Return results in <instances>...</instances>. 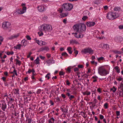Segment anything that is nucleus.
Wrapping results in <instances>:
<instances>
[{"mask_svg": "<svg viewBox=\"0 0 123 123\" xmlns=\"http://www.w3.org/2000/svg\"><path fill=\"white\" fill-rule=\"evenodd\" d=\"M73 28L75 31L79 32V34L77 35V33H75V37L77 38H82L84 36L83 33L85 32L86 29V26L83 24L80 23L76 25H74Z\"/></svg>", "mask_w": 123, "mask_h": 123, "instance_id": "nucleus-1", "label": "nucleus"}, {"mask_svg": "<svg viewBox=\"0 0 123 123\" xmlns=\"http://www.w3.org/2000/svg\"><path fill=\"white\" fill-rule=\"evenodd\" d=\"M73 6L71 4H64L62 6V8L59 9L58 11L61 13L62 11L68 12L71 11L73 8Z\"/></svg>", "mask_w": 123, "mask_h": 123, "instance_id": "nucleus-2", "label": "nucleus"}, {"mask_svg": "<svg viewBox=\"0 0 123 123\" xmlns=\"http://www.w3.org/2000/svg\"><path fill=\"white\" fill-rule=\"evenodd\" d=\"M52 30V26L50 25L44 24L42 25L39 28L40 31L50 32Z\"/></svg>", "mask_w": 123, "mask_h": 123, "instance_id": "nucleus-3", "label": "nucleus"}, {"mask_svg": "<svg viewBox=\"0 0 123 123\" xmlns=\"http://www.w3.org/2000/svg\"><path fill=\"white\" fill-rule=\"evenodd\" d=\"M118 13H116V12H110L108 13L107 18L109 19L112 20L118 17Z\"/></svg>", "mask_w": 123, "mask_h": 123, "instance_id": "nucleus-4", "label": "nucleus"}, {"mask_svg": "<svg viewBox=\"0 0 123 123\" xmlns=\"http://www.w3.org/2000/svg\"><path fill=\"white\" fill-rule=\"evenodd\" d=\"M98 71V73L102 76H105L109 73V72L106 71L103 67H100L99 68Z\"/></svg>", "mask_w": 123, "mask_h": 123, "instance_id": "nucleus-5", "label": "nucleus"}, {"mask_svg": "<svg viewBox=\"0 0 123 123\" xmlns=\"http://www.w3.org/2000/svg\"><path fill=\"white\" fill-rule=\"evenodd\" d=\"M94 51L91 48H85L82 50V52L84 54L88 53L90 54H92L93 53Z\"/></svg>", "mask_w": 123, "mask_h": 123, "instance_id": "nucleus-6", "label": "nucleus"}, {"mask_svg": "<svg viewBox=\"0 0 123 123\" xmlns=\"http://www.w3.org/2000/svg\"><path fill=\"white\" fill-rule=\"evenodd\" d=\"M2 26L4 29L6 30L10 27L11 24L8 22H4L2 23Z\"/></svg>", "mask_w": 123, "mask_h": 123, "instance_id": "nucleus-7", "label": "nucleus"}, {"mask_svg": "<svg viewBox=\"0 0 123 123\" xmlns=\"http://www.w3.org/2000/svg\"><path fill=\"white\" fill-rule=\"evenodd\" d=\"M26 10V7L25 6H23L22 9H20L17 11V13L18 14H23L25 12Z\"/></svg>", "mask_w": 123, "mask_h": 123, "instance_id": "nucleus-8", "label": "nucleus"}, {"mask_svg": "<svg viewBox=\"0 0 123 123\" xmlns=\"http://www.w3.org/2000/svg\"><path fill=\"white\" fill-rule=\"evenodd\" d=\"M37 7L38 11L40 12H43L45 10V6L44 5L38 6Z\"/></svg>", "mask_w": 123, "mask_h": 123, "instance_id": "nucleus-9", "label": "nucleus"}, {"mask_svg": "<svg viewBox=\"0 0 123 123\" xmlns=\"http://www.w3.org/2000/svg\"><path fill=\"white\" fill-rule=\"evenodd\" d=\"M95 23L94 22H88L86 23V25L87 26L91 27L95 25Z\"/></svg>", "mask_w": 123, "mask_h": 123, "instance_id": "nucleus-10", "label": "nucleus"}, {"mask_svg": "<svg viewBox=\"0 0 123 123\" xmlns=\"http://www.w3.org/2000/svg\"><path fill=\"white\" fill-rule=\"evenodd\" d=\"M36 42L40 46L45 45L46 44V43L45 42H44L42 41H39V40H37L36 41Z\"/></svg>", "mask_w": 123, "mask_h": 123, "instance_id": "nucleus-11", "label": "nucleus"}, {"mask_svg": "<svg viewBox=\"0 0 123 123\" xmlns=\"http://www.w3.org/2000/svg\"><path fill=\"white\" fill-rule=\"evenodd\" d=\"M19 33H18L17 34L13 35L11 36L9 38V39H12L15 38H17L19 36Z\"/></svg>", "mask_w": 123, "mask_h": 123, "instance_id": "nucleus-12", "label": "nucleus"}, {"mask_svg": "<svg viewBox=\"0 0 123 123\" xmlns=\"http://www.w3.org/2000/svg\"><path fill=\"white\" fill-rule=\"evenodd\" d=\"M116 42H121L123 40L122 38L120 36L116 37L114 39Z\"/></svg>", "mask_w": 123, "mask_h": 123, "instance_id": "nucleus-13", "label": "nucleus"}, {"mask_svg": "<svg viewBox=\"0 0 123 123\" xmlns=\"http://www.w3.org/2000/svg\"><path fill=\"white\" fill-rule=\"evenodd\" d=\"M6 105L4 102H3L1 105V109L4 111H5L6 108Z\"/></svg>", "mask_w": 123, "mask_h": 123, "instance_id": "nucleus-14", "label": "nucleus"}, {"mask_svg": "<svg viewBox=\"0 0 123 123\" xmlns=\"http://www.w3.org/2000/svg\"><path fill=\"white\" fill-rule=\"evenodd\" d=\"M41 51H43L44 50H46L48 51L49 50V49L47 46L43 47L40 49Z\"/></svg>", "mask_w": 123, "mask_h": 123, "instance_id": "nucleus-15", "label": "nucleus"}, {"mask_svg": "<svg viewBox=\"0 0 123 123\" xmlns=\"http://www.w3.org/2000/svg\"><path fill=\"white\" fill-rule=\"evenodd\" d=\"M70 44H79V42L75 40L72 39L70 40Z\"/></svg>", "mask_w": 123, "mask_h": 123, "instance_id": "nucleus-16", "label": "nucleus"}, {"mask_svg": "<svg viewBox=\"0 0 123 123\" xmlns=\"http://www.w3.org/2000/svg\"><path fill=\"white\" fill-rule=\"evenodd\" d=\"M21 44H22V46H24L25 47L27 44V41L25 39L21 41Z\"/></svg>", "mask_w": 123, "mask_h": 123, "instance_id": "nucleus-17", "label": "nucleus"}, {"mask_svg": "<svg viewBox=\"0 0 123 123\" xmlns=\"http://www.w3.org/2000/svg\"><path fill=\"white\" fill-rule=\"evenodd\" d=\"M48 65L49 66L50 65L51 63H54V61L53 60L51 59H49L46 61Z\"/></svg>", "mask_w": 123, "mask_h": 123, "instance_id": "nucleus-18", "label": "nucleus"}, {"mask_svg": "<svg viewBox=\"0 0 123 123\" xmlns=\"http://www.w3.org/2000/svg\"><path fill=\"white\" fill-rule=\"evenodd\" d=\"M114 10L115 11V12H116V13H118L119 14V12L120 10V8L119 7H115L114 9Z\"/></svg>", "mask_w": 123, "mask_h": 123, "instance_id": "nucleus-19", "label": "nucleus"}, {"mask_svg": "<svg viewBox=\"0 0 123 123\" xmlns=\"http://www.w3.org/2000/svg\"><path fill=\"white\" fill-rule=\"evenodd\" d=\"M68 13L67 12L64 13H62L60 14V16L61 18L66 17L68 16Z\"/></svg>", "mask_w": 123, "mask_h": 123, "instance_id": "nucleus-20", "label": "nucleus"}, {"mask_svg": "<svg viewBox=\"0 0 123 123\" xmlns=\"http://www.w3.org/2000/svg\"><path fill=\"white\" fill-rule=\"evenodd\" d=\"M114 69L116 70V71L118 73H119L120 72V69L118 66H116L115 67Z\"/></svg>", "mask_w": 123, "mask_h": 123, "instance_id": "nucleus-21", "label": "nucleus"}, {"mask_svg": "<svg viewBox=\"0 0 123 123\" xmlns=\"http://www.w3.org/2000/svg\"><path fill=\"white\" fill-rule=\"evenodd\" d=\"M26 118V121L27 122V123H31L32 119L31 118H29L28 117H27Z\"/></svg>", "mask_w": 123, "mask_h": 123, "instance_id": "nucleus-22", "label": "nucleus"}, {"mask_svg": "<svg viewBox=\"0 0 123 123\" xmlns=\"http://www.w3.org/2000/svg\"><path fill=\"white\" fill-rule=\"evenodd\" d=\"M72 49V48L71 47H69L67 49V50L70 54H71L72 53L73 51H71Z\"/></svg>", "mask_w": 123, "mask_h": 123, "instance_id": "nucleus-23", "label": "nucleus"}, {"mask_svg": "<svg viewBox=\"0 0 123 123\" xmlns=\"http://www.w3.org/2000/svg\"><path fill=\"white\" fill-rule=\"evenodd\" d=\"M21 46V45L20 44H18L16 46L14 47V48L16 49H20Z\"/></svg>", "mask_w": 123, "mask_h": 123, "instance_id": "nucleus-24", "label": "nucleus"}, {"mask_svg": "<svg viewBox=\"0 0 123 123\" xmlns=\"http://www.w3.org/2000/svg\"><path fill=\"white\" fill-rule=\"evenodd\" d=\"M39 59L38 57H37V59L35 61V62L37 64H39L40 62H39Z\"/></svg>", "mask_w": 123, "mask_h": 123, "instance_id": "nucleus-25", "label": "nucleus"}, {"mask_svg": "<svg viewBox=\"0 0 123 123\" xmlns=\"http://www.w3.org/2000/svg\"><path fill=\"white\" fill-rule=\"evenodd\" d=\"M90 92L88 91H86V92L83 93V94L84 95H90Z\"/></svg>", "mask_w": 123, "mask_h": 123, "instance_id": "nucleus-26", "label": "nucleus"}, {"mask_svg": "<svg viewBox=\"0 0 123 123\" xmlns=\"http://www.w3.org/2000/svg\"><path fill=\"white\" fill-rule=\"evenodd\" d=\"M117 90V88H116L114 86H113L112 88H111L110 89L111 91H112L113 92H115Z\"/></svg>", "mask_w": 123, "mask_h": 123, "instance_id": "nucleus-27", "label": "nucleus"}, {"mask_svg": "<svg viewBox=\"0 0 123 123\" xmlns=\"http://www.w3.org/2000/svg\"><path fill=\"white\" fill-rule=\"evenodd\" d=\"M62 111L63 112L65 113H67L68 112V110L66 108H65L64 109L61 108Z\"/></svg>", "mask_w": 123, "mask_h": 123, "instance_id": "nucleus-28", "label": "nucleus"}, {"mask_svg": "<svg viewBox=\"0 0 123 123\" xmlns=\"http://www.w3.org/2000/svg\"><path fill=\"white\" fill-rule=\"evenodd\" d=\"M80 114H81V115L84 118H86V117L85 116V113L83 111L81 112H80Z\"/></svg>", "mask_w": 123, "mask_h": 123, "instance_id": "nucleus-29", "label": "nucleus"}, {"mask_svg": "<svg viewBox=\"0 0 123 123\" xmlns=\"http://www.w3.org/2000/svg\"><path fill=\"white\" fill-rule=\"evenodd\" d=\"M16 64L18 65L19 66L21 64V62L18 59H16Z\"/></svg>", "mask_w": 123, "mask_h": 123, "instance_id": "nucleus-30", "label": "nucleus"}, {"mask_svg": "<svg viewBox=\"0 0 123 123\" xmlns=\"http://www.w3.org/2000/svg\"><path fill=\"white\" fill-rule=\"evenodd\" d=\"M50 73H48V74L45 76V77L47 78L48 80H49L50 78Z\"/></svg>", "mask_w": 123, "mask_h": 123, "instance_id": "nucleus-31", "label": "nucleus"}, {"mask_svg": "<svg viewBox=\"0 0 123 123\" xmlns=\"http://www.w3.org/2000/svg\"><path fill=\"white\" fill-rule=\"evenodd\" d=\"M3 38L1 36H0V46L2 42L3 41Z\"/></svg>", "mask_w": 123, "mask_h": 123, "instance_id": "nucleus-32", "label": "nucleus"}, {"mask_svg": "<svg viewBox=\"0 0 123 123\" xmlns=\"http://www.w3.org/2000/svg\"><path fill=\"white\" fill-rule=\"evenodd\" d=\"M109 47V45L107 44H104L103 47V48L106 49L107 47Z\"/></svg>", "mask_w": 123, "mask_h": 123, "instance_id": "nucleus-33", "label": "nucleus"}, {"mask_svg": "<svg viewBox=\"0 0 123 123\" xmlns=\"http://www.w3.org/2000/svg\"><path fill=\"white\" fill-rule=\"evenodd\" d=\"M62 55L63 56H68L66 52H64L62 54Z\"/></svg>", "mask_w": 123, "mask_h": 123, "instance_id": "nucleus-34", "label": "nucleus"}, {"mask_svg": "<svg viewBox=\"0 0 123 123\" xmlns=\"http://www.w3.org/2000/svg\"><path fill=\"white\" fill-rule=\"evenodd\" d=\"M14 53L13 51H11V52H8L6 53V54L8 55H9L10 54L12 55Z\"/></svg>", "mask_w": 123, "mask_h": 123, "instance_id": "nucleus-35", "label": "nucleus"}, {"mask_svg": "<svg viewBox=\"0 0 123 123\" xmlns=\"http://www.w3.org/2000/svg\"><path fill=\"white\" fill-rule=\"evenodd\" d=\"M19 90L18 89H15L14 91V93L15 94H18L19 93Z\"/></svg>", "mask_w": 123, "mask_h": 123, "instance_id": "nucleus-36", "label": "nucleus"}, {"mask_svg": "<svg viewBox=\"0 0 123 123\" xmlns=\"http://www.w3.org/2000/svg\"><path fill=\"white\" fill-rule=\"evenodd\" d=\"M94 4L98 5L99 3V2L98 0H96L93 2Z\"/></svg>", "mask_w": 123, "mask_h": 123, "instance_id": "nucleus-37", "label": "nucleus"}, {"mask_svg": "<svg viewBox=\"0 0 123 123\" xmlns=\"http://www.w3.org/2000/svg\"><path fill=\"white\" fill-rule=\"evenodd\" d=\"M65 74V73L62 71H60L59 72V74L60 75H63Z\"/></svg>", "mask_w": 123, "mask_h": 123, "instance_id": "nucleus-38", "label": "nucleus"}, {"mask_svg": "<svg viewBox=\"0 0 123 123\" xmlns=\"http://www.w3.org/2000/svg\"><path fill=\"white\" fill-rule=\"evenodd\" d=\"M122 78L120 77V76L118 78L116 79L117 80L119 81H121L122 80Z\"/></svg>", "mask_w": 123, "mask_h": 123, "instance_id": "nucleus-39", "label": "nucleus"}, {"mask_svg": "<svg viewBox=\"0 0 123 123\" xmlns=\"http://www.w3.org/2000/svg\"><path fill=\"white\" fill-rule=\"evenodd\" d=\"M41 32L40 33V32H38V34L39 36H42L43 35V32L42 31H40Z\"/></svg>", "mask_w": 123, "mask_h": 123, "instance_id": "nucleus-40", "label": "nucleus"}, {"mask_svg": "<svg viewBox=\"0 0 123 123\" xmlns=\"http://www.w3.org/2000/svg\"><path fill=\"white\" fill-rule=\"evenodd\" d=\"M13 74H14L17 76L18 75L17 74V72L16 70H15V69H14L13 71Z\"/></svg>", "mask_w": 123, "mask_h": 123, "instance_id": "nucleus-41", "label": "nucleus"}, {"mask_svg": "<svg viewBox=\"0 0 123 123\" xmlns=\"http://www.w3.org/2000/svg\"><path fill=\"white\" fill-rule=\"evenodd\" d=\"M71 68L70 67H68L67 69V71L69 73H70L71 71Z\"/></svg>", "mask_w": 123, "mask_h": 123, "instance_id": "nucleus-42", "label": "nucleus"}, {"mask_svg": "<svg viewBox=\"0 0 123 123\" xmlns=\"http://www.w3.org/2000/svg\"><path fill=\"white\" fill-rule=\"evenodd\" d=\"M88 18L86 16H84L82 18V19L83 20H85Z\"/></svg>", "mask_w": 123, "mask_h": 123, "instance_id": "nucleus-43", "label": "nucleus"}, {"mask_svg": "<svg viewBox=\"0 0 123 123\" xmlns=\"http://www.w3.org/2000/svg\"><path fill=\"white\" fill-rule=\"evenodd\" d=\"M120 87L121 89V90H123V83H121L120 86Z\"/></svg>", "mask_w": 123, "mask_h": 123, "instance_id": "nucleus-44", "label": "nucleus"}, {"mask_svg": "<svg viewBox=\"0 0 123 123\" xmlns=\"http://www.w3.org/2000/svg\"><path fill=\"white\" fill-rule=\"evenodd\" d=\"M104 59V58L103 57H101L98 58V61L100 60H103Z\"/></svg>", "mask_w": 123, "mask_h": 123, "instance_id": "nucleus-45", "label": "nucleus"}, {"mask_svg": "<svg viewBox=\"0 0 123 123\" xmlns=\"http://www.w3.org/2000/svg\"><path fill=\"white\" fill-rule=\"evenodd\" d=\"M104 8L105 10H106L108 9V7L107 6H104Z\"/></svg>", "mask_w": 123, "mask_h": 123, "instance_id": "nucleus-46", "label": "nucleus"}, {"mask_svg": "<svg viewBox=\"0 0 123 123\" xmlns=\"http://www.w3.org/2000/svg\"><path fill=\"white\" fill-rule=\"evenodd\" d=\"M108 104L107 103H105L104 105V107L105 108L107 109L108 108Z\"/></svg>", "mask_w": 123, "mask_h": 123, "instance_id": "nucleus-47", "label": "nucleus"}, {"mask_svg": "<svg viewBox=\"0 0 123 123\" xmlns=\"http://www.w3.org/2000/svg\"><path fill=\"white\" fill-rule=\"evenodd\" d=\"M78 50H75L74 52V53L75 54V56L76 57V56L78 54Z\"/></svg>", "mask_w": 123, "mask_h": 123, "instance_id": "nucleus-48", "label": "nucleus"}, {"mask_svg": "<svg viewBox=\"0 0 123 123\" xmlns=\"http://www.w3.org/2000/svg\"><path fill=\"white\" fill-rule=\"evenodd\" d=\"M26 37L27 39L28 40H30L31 39V38L30 37V36L28 35H27L26 36Z\"/></svg>", "mask_w": 123, "mask_h": 123, "instance_id": "nucleus-49", "label": "nucleus"}, {"mask_svg": "<svg viewBox=\"0 0 123 123\" xmlns=\"http://www.w3.org/2000/svg\"><path fill=\"white\" fill-rule=\"evenodd\" d=\"M66 84L67 85L69 86L70 84V83L68 80H67L66 81Z\"/></svg>", "mask_w": 123, "mask_h": 123, "instance_id": "nucleus-50", "label": "nucleus"}, {"mask_svg": "<svg viewBox=\"0 0 123 123\" xmlns=\"http://www.w3.org/2000/svg\"><path fill=\"white\" fill-rule=\"evenodd\" d=\"M41 90L40 89H38L37 90V93L38 94H40L41 92Z\"/></svg>", "mask_w": 123, "mask_h": 123, "instance_id": "nucleus-51", "label": "nucleus"}, {"mask_svg": "<svg viewBox=\"0 0 123 123\" xmlns=\"http://www.w3.org/2000/svg\"><path fill=\"white\" fill-rule=\"evenodd\" d=\"M116 114L117 116H118L120 115V111H116Z\"/></svg>", "mask_w": 123, "mask_h": 123, "instance_id": "nucleus-52", "label": "nucleus"}, {"mask_svg": "<svg viewBox=\"0 0 123 123\" xmlns=\"http://www.w3.org/2000/svg\"><path fill=\"white\" fill-rule=\"evenodd\" d=\"M74 97V96L72 95H70V96L69 97V99L71 100L72 98H73Z\"/></svg>", "mask_w": 123, "mask_h": 123, "instance_id": "nucleus-53", "label": "nucleus"}, {"mask_svg": "<svg viewBox=\"0 0 123 123\" xmlns=\"http://www.w3.org/2000/svg\"><path fill=\"white\" fill-rule=\"evenodd\" d=\"M40 58L43 60H44L45 58V57L42 56V55H40Z\"/></svg>", "mask_w": 123, "mask_h": 123, "instance_id": "nucleus-54", "label": "nucleus"}, {"mask_svg": "<svg viewBox=\"0 0 123 123\" xmlns=\"http://www.w3.org/2000/svg\"><path fill=\"white\" fill-rule=\"evenodd\" d=\"M78 67L79 68H82L83 67V66L82 65H79L78 66Z\"/></svg>", "mask_w": 123, "mask_h": 123, "instance_id": "nucleus-55", "label": "nucleus"}, {"mask_svg": "<svg viewBox=\"0 0 123 123\" xmlns=\"http://www.w3.org/2000/svg\"><path fill=\"white\" fill-rule=\"evenodd\" d=\"M100 118L101 119H103L104 118V117L102 115H100Z\"/></svg>", "mask_w": 123, "mask_h": 123, "instance_id": "nucleus-56", "label": "nucleus"}, {"mask_svg": "<svg viewBox=\"0 0 123 123\" xmlns=\"http://www.w3.org/2000/svg\"><path fill=\"white\" fill-rule=\"evenodd\" d=\"M50 104L51 105H53L54 104V103L52 100L50 101Z\"/></svg>", "mask_w": 123, "mask_h": 123, "instance_id": "nucleus-57", "label": "nucleus"}, {"mask_svg": "<svg viewBox=\"0 0 123 123\" xmlns=\"http://www.w3.org/2000/svg\"><path fill=\"white\" fill-rule=\"evenodd\" d=\"M46 56L48 58H49L51 57V55L50 54H46Z\"/></svg>", "mask_w": 123, "mask_h": 123, "instance_id": "nucleus-58", "label": "nucleus"}, {"mask_svg": "<svg viewBox=\"0 0 123 123\" xmlns=\"http://www.w3.org/2000/svg\"><path fill=\"white\" fill-rule=\"evenodd\" d=\"M56 102H58L60 101V99L59 97H57L56 98Z\"/></svg>", "mask_w": 123, "mask_h": 123, "instance_id": "nucleus-59", "label": "nucleus"}, {"mask_svg": "<svg viewBox=\"0 0 123 123\" xmlns=\"http://www.w3.org/2000/svg\"><path fill=\"white\" fill-rule=\"evenodd\" d=\"M61 96L62 97H63L64 98H65L66 97V96L64 94H62Z\"/></svg>", "mask_w": 123, "mask_h": 123, "instance_id": "nucleus-60", "label": "nucleus"}, {"mask_svg": "<svg viewBox=\"0 0 123 123\" xmlns=\"http://www.w3.org/2000/svg\"><path fill=\"white\" fill-rule=\"evenodd\" d=\"M79 70V69L78 68H74V71L75 72H76L77 71H78Z\"/></svg>", "mask_w": 123, "mask_h": 123, "instance_id": "nucleus-61", "label": "nucleus"}, {"mask_svg": "<svg viewBox=\"0 0 123 123\" xmlns=\"http://www.w3.org/2000/svg\"><path fill=\"white\" fill-rule=\"evenodd\" d=\"M21 117L22 118L23 117V114L24 113V111H21Z\"/></svg>", "mask_w": 123, "mask_h": 123, "instance_id": "nucleus-62", "label": "nucleus"}, {"mask_svg": "<svg viewBox=\"0 0 123 123\" xmlns=\"http://www.w3.org/2000/svg\"><path fill=\"white\" fill-rule=\"evenodd\" d=\"M92 78L94 79H95L97 78L98 77L96 76H94L92 77Z\"/></svg>", "mask_w": 123, "mask_h": 123, "instance_id": "nucleus-63", "label": "nucleus"}, {"mask_svg": "<svg viewBox=\"0 0 123 123\" xmlns=\"http://www.w3.org/2000/svg\"><path fill=\"white\" fill-rule=\"evenodd\" d=\"M119 28L120 29H123V25L119 26Z\"/></svg>", "mask_w": 123, "mask_h": 123, "instance_id": "nucleus-64", "label": "nucleus"}]
</instances>
